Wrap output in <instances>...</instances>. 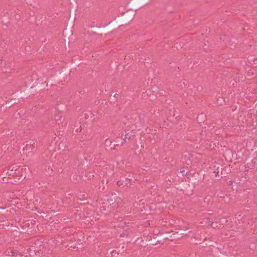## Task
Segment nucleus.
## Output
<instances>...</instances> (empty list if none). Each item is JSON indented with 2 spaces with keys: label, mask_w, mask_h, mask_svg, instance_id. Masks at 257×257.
Segmentation results:
<instances>
[{
  "label": "nucleus",
  "mask_w": 257,
  "mask_h": 257,
  "mask_svg": "<svg viewBox=\"0 0 257 257\" xmlns=\"http://www.w3.org/2000/svg\"><path fill=\"white\" fill-rule=\"evenodd\" d=\"M119 19V18L117 19L115 18L113 21H111L107 25L97 27L95 29H94V30L99 33L106 32L112 28L116 27L119 23H116V22L118 21Z\"/></svg>",
  "instance_id": "f257e3e1"
},
{
  "label": "nucleus",
  "mask_w": 257,
  "mask_h": 257,
  "mask_svg": "<svg viewBox=\"0 0 257 257\" xmlns=\"http://www.w3.org/2000/svg\"><path fill=\"white\" fill-rule=\"evenodd\" d=\"M108 201L110 203V205L114 207H118L119 204L121 203L122 200L118 197H115L112 193L111 196L108 199Z\"/></svg>",
  "instance_id": "f03ea898"
},
{
  "label": "nucleus",
  "mask_w": 257,
  "mask_h": 257,
  "mask_svg": "<svg viewBox=\"0 0 257 257\" xmlns=\"http://www.w3.org/2000/svg\"><path fill=\"white\" fill-rule=\"evenodd\" d=\"M241 221L243 224L242 225L243 227H247L248 226H252L253 223L252 218L249 215L243 216L242 217Z\"/></svg>",
  "instance_id": "7ed1b4c3"
},
{
  "label": "nucleus",
  "mask_w": 257,
  "mask_h": 257,
  "mask_svg": "<svg viewBox=\"0 0 257 257\" xmlns=\"http://www.w3.org/2000/svg\"><path fill=\"white\" fill-rule=\"evenodd\" d=\"M26 232H32L34 229L35 224L30 220H27L23 223L22 227Z\"/></svg>",
  "instance_id": "20e7f679"
},
{
  "label": "nucleus",
  "mask_w": 257,
  "mask_h": 257,
  "mask_svg": "<svg viewBox=\"0 0 257 257\" xmlns=\"http://www.w3.org/2000/svg\"><path fill=\"white\" fill-rule=\"evenodd\" d=\"M36 247L34 246H28L23 251L25 253H28L30 256H33L36 255Z\"/></svg>",
  "instance_id": "39448f33"
},
{
  "label": "nucleus",
  "mask_w": 257,
  "mask_h": 257,
  "mask_svg": "<svg viewBox=\"0 0 257 257\" xmlns=\"http://www.w3.org/2000/svg\"><path fill=\"white\" fill-rule=\"evenodd\" d=\"M36 255H37L40 257H43V256L45 255V252L44 251V246L40 245L39 248H38L36 247Z\"/></svg>",
  "instance_id": "423d86ee"
},
{
  "label": "nucleus",
  "mask_w": 257,
  "mask_h": 257,
  "mask_svg": "<svg viewBox=\"0 0 257 257\" xmlns=\"http://www.w3.org/2000/svg\"><path fill=\"white\" fill-rule=\"evenodd\" d=\"M204 221L207 225L211 226L213 228H219L220 227V226H213V222L212 220H211V219L209 218V217L205 218L204 219Z\"/></svg>",
  "instance_id": "0eeeda50"
},
{
  "label": "nucleus",
  "mask_w": 257,
  "mask_h": 257,
  "mask_svg": "<svg viewBox=\"0 0 257 257\" xmlns=\"http://www.w3.org/2000/svg\"><path fill=\"white\" fill-rule=\"evenodd\" d=\"M11 253L12 257H23L24 256L22 252L15 249L12 250Z\"/></svg>",
  "instance_id": "6e6552de"
},
{
  "label": "nucleus",
  "mask_w": 257,
  "mask_h": 257,
  "mask_svg": "<svg viewBox=\"0 0 257 257\" xmlns=\"http://www.w3.org/2000/svg\"><path fill=\"white\" fill-rule=\"evenodd\" d=\"M126 181H124L123 180H119L117 181V185L119 187H123L126 184Z\"/></svg>",
  "instance_id": "1a4fd4ad"
},
{
  "label": "nucleus",
  "mask_w": 257,
  "mask_h": 257,
  "mask_svg": "<svg viewBox=\"0 0 257 257\" xmlns=\"http://www.w3.org/2000/svg\"><path fill=\"white\" fill-rule=\"evenodd\" d=\"M55 120L56 123L58 124L62 123L63 122V121L61 120V117L59 115H57L55 116Z\"/></svg>",
  "instance_id": "9d476101"
},
{
  "label": "nucleus",
  "mask_w": 257,
  "mask_h": 257,
  "mask_svg": "<svg viewBox=\"0 0 257 257\" xmlns=\"http://www.w3.org/2000/svg\"><path fill=\"white\" fill-rule=\"evenodd\" d=\"M222 170V168H220L219 167H217V168L214 171V173H215L216 177L219 176V173L220 171Z\"/></svg>",
  "instance_id": "9b49d317"
},
{
  "label": "nucleus",
  "mask_w": 257,
  "mask_h": 257,
  "mask_svg": "<svg viewBox=\"0 0 257 257\" xmlns=\"http://www.w3.org/2000/svg\"><path fill=\"white\" fill-rule=\"evenodd\" d=\"M216 224H220V218H218L216 221H215Z\"/></svg>",
  "instance_id": "f8f14e48"
},
{
  "label": "nucleus",
  "mask_w": 257,
  "mask_h": 257,
  "mask_svg": "<svg viewBox=\"0 0 257 257\" xmlns=\"http://www.w3.org/2000/svg\"><path fill=\"white\" fill-rule=\"evenodd\" d=\"M232 183H233V181H229L228 182H227V184L229 185V186H231L232 185Z\"/></svg>",
  "instance_id": "ddd939ff"
},
{
  "label": "nucleus",
  "mask_w": 257,
  "mask_h": 257,
  "mask_svg": "<svg viewBox=\"0 0 257 257\" xmlns=\"http://www.w3.org/2000/svg\"><path fill=\"white\" fill-rule=\"evenodd\" d=\"M134 10V12H136V11H137V8H135V7H134V8H133L130 9V10H132H132Z\"/></svg>",
  "instance_id": "4468645a"
},
{
  "label": "nucleus",
  "mask_w": 257,
  "mask_h": 257,
  "mask_svg": "<svg viewBox=\"0 0 257 257\" xmlns=\"http://www.w3.org/2000/svg\"><path fill=\"white\" fill-rule=\"evenodd\" d=\"M221 226V224H219V225H218V224H216V223L215 222L214 223H213V226Z\"/></svg>",
  "instance_id": "2eb2a0df"
},
{
  "label": "nucleus",
  "mask_w": 257,
  "mask_h": 257,
  "mask_svg": "<svg viewBox=\"0 0 257 257\" xmlns=\"http://www.w3.org/2000/svg\"><path fill=\"white\" fill-rule=\"evenodd\" d=\"M135 15V13H133L132 14H131V16H130V19L132 18V16H133V17H134Z\"/></svg>",
  "instance_id": "dca6fc26"
},
{
  "label": "nucleus",
  "mask_w": 257,
  "mask_h": 257,
  "mask_svg": "<svg viewBox=\"0 0 257 257\" xmlns=\"http://www.w3.org/2000/svg\"><path fill=\"white\" fill-rule=\"evenodd\" d=\"M6 208V207H0V210H4Z\"/></svg>",
  "instance_id": "f3484780"
},
{
  "label": "nucleus",
  "mask_w": 257,
  "mask_h": 257,
  "mask_svg": "<svg viewBox=\"0 0 257 257\" xmlns=\"http://www.w3.org/2000/svg\"><path fill=\"white\" fill-rule=\"evenodd\" d=\"M123 142H125V139H124L123 142H122L121 145H122L123 144Z\"/></svg>",
  "instance_id": "a211bd4d"
},
{
  "label": "nucleus",
  "mask_w": 257,
  "mask_h": 257,
  "mask_svg": "<svg viewBox=\"0 0 257 257\" xmlns=\"http://www.w3.org/2000/svg\"><path fill=\"white\" fill-rule=\"evenodd\" d=\"M3 162L0 163V166H3Z\"/></svg>",
  "instance_id": "6ab92c4d"
},
{
  "label": "nucleus",
  "mask_w": 257,
  "mask_h": 257,
  "mask_svg": "<svg viewBox=\"0 0 257 257\" xmlns=\"http://www.w3.org/2000/svg\"><path fill=\"white\" fill-rule=\"evenodd\" d=\"M3 158V156H0V160L2 159Z\"/></svg>",
  "instance_id": "aec40b11"
},
{
  "label": "nucleus",
  "mask_w": 257,
  "mask_h": 257,
  "mask_svg": "<svg viewBox=\"0 0 257 257\" xmlns=\"http://www.w3.org/2000/svg\"><path fill=\"white\" fill-rule=\"evenodd\" d=\"M127 134L125 135V139L126 138V136H127Z\"/></svg>",
  "instance_id": "412c9836"
},
{
  "label": "nucleus",
  "mask_w": 257,
  "mask_h": 257,
  "mask_svg": "<svg viewBox=\"0 0 257 257\" xmlns=\"http://www.w3.org/2000/svg\"><path fill=\"white\" fill-rule=\"evenodd\" d=\"M94 177V175H92V178H93Z\"/></svg>",
  "instance_id": "4be33fe9"
},
{
  "label": "nucleus",
  "mask_w": 257,
  "mask_h": 257,
  "mask_svg": "<svg viewBox=\"0 0 257 257\" xmlns=\"http://www.w3.org/2000/svg\"><path fill=\"white\" fill-rule=\"evenodd\" d=\"M90 177H92V176H89V178H90Z\"/></svg>",
  "instance_id": "5701e85b"
},
{
  "label": "nucleus",
  "mask_w": 257,
  "mask_h": 257,
  "mask_svg": "<svg viewBox=\"0 0 257 257\" xmlns=\"http://www.w3.org/2000/svg\"><path fill=\"white\" fill-rule=\"evenodd\" d=\"M90 177H92V176H89V178H90Z\"/></svg>",
  "instance_id": "b1692460"
}]
</instances>
